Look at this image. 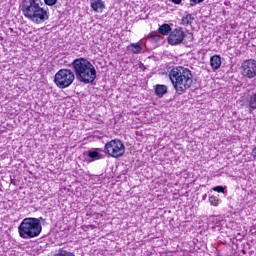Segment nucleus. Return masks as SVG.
<instances>
[{
    "instance_id": "1",
    "label": "nucleus",
    "mask_w": 256,
    "mask_h": 256,
    "mask_svg": "<svg viewBox=\"0 0 256 256\" xmlns=\"http://www.w3.org/2000/svg\"><path fill=\"white\" fill-rule=\"evenodd\" d=\"M20 9L22 15L36 25H41L49 19V8H44L41 0H22Z\"/></svg>"
},
{
    "instance_id": "2",
    "label": "nucleus",
    "mask_w": 256,
    "mask_h": 256,
    "mask_svg": "<svg viewBox=\"0 0 256 256\" xmlns=\"http://www.w3.org/2000/svg\"><path fill=\"white\" fill-rule=\"evenodd\" d=\"M72 68L76 75L77 81L89 85L97 79V70L95 66L85 58H76L72 62Z\"/></svg>"
},
{
    "instance_id": "3",
    "label": "nucleus",
    "mask_w": 256,
    "mask_h": 256,
    "mask_svg": "<svg viewBox=\"0 0 256 256\" xmlns=\"http://www.w3.org/2000/svg\"><path fill=\"white\" fill-rule=\"evenodd\" d=\"M169 79L176 93H185L193 85V74L189 68L178 66L169 72Z\"/></svg>"
},
{
    "instance_id": "4",
    "label": "nucleus",
    "mask_w": 256,
    "mask_h": 256,
    "mask_svg": "<svg viewBox=\"0 0 256 256\" xmlns=\"http://www.w3.org/2000/svg\"><path fill=\"white\" fill-rule=\"evenodd\" d=\"M43 231V226L37 218H24L18 227L19 236L22 239H35Z\"/></svg>"
},
{
    "instance_id": "5",
    "label": "nucleus",
    "mask_w": 256,
    "mask_h": 256,
    "mask_svg": "<svg viewBox=\"0 0 256 256\" xmlns=\"http://www.w3.org/2000/svg\"><path fill=\"white\" fill-rule=\"evenodd\" d=\"M54 81L59 89H67L75 81V74L69 69H61L55 74Z\"/></svg>"
},
{
    "instance_id": "6",
    "label": "nucleus",
    "mask_w": 256,
    "mask_h": 256,
    "mask_svg": "<svg viewBox=\"0 0 256 256\" xmlns=\"http://www.w3.org/2000/svg\"><path fill=\"white\" fill-rule=\"evenodd\" d=\"M104 153L110 155V157L119 159V157L125 155V144L119 139L111 140L105 144Z\"/></svg>"
},
{
    "instance_id": "7",
    "label": "nucleus",
    "mask_w": 256,
    "mask_h": 256,
    "mask_svg": "<svg viewBox=\"0 0 256 256\" xmlns=\"http://www.w3.org/2000/svg\"><path fill=\"white\" fill-rule=\"evenodd\" d=\"M243 77L246 79H255L256 77V60L248 59L241 64Z\"/></svg>"
},
{
    "instance_id": "8",
    "label": "nucleus",
    "mask_w": 256,
    "mask_h": 256,
    "mask_svg": "<svg viewBox=\"0 0 256 256\" xmlns=\"http://www.w3.org/2000/svg\"><path fill=\"white\" fill-rule=\"evenodd\" d=\"M183 39H185V31H183L182 27H177L170 32L168 36V43L170 45H181V43H183Z\"/></svg>"
},
{
    "instance_id": "9",
    "label": "nucleus",
    "mask_w": 256,
    "mask_h": 256,
    "mask_svg": "<svg viewBox=\"0 0 256 256\" xmlns=\"http://www.w3.org/2000/svg\"><path fill=\"white\" fill-rule=\"evenodd\" d=\"M159 33L160 35H169L171 34V26L169 24H163L158 28V32H152L150 33V36L154 39H159Z\"/></svg>"
},
{
    "instance_id": "10",
    "label": "nucleus",
    "mask_w": 256,
    "mask_h": 256,
    "mask_svg": "<svg viewBox=\"0 0 256 256\" xmlns=\"http://www.w3.org/2000/svg\"><path fill=\"white\" fill-rule=\"evenodd\" d=\"M90 7L94 13H101L105 9V2L103 0H91Z\"/></svg>"
},
{
    "instance_id": "11",
    "label": "nucleus",
    "mask_w": 256,
    "mask_h": 256,
    "mask_svg": "<svg viewBox=\"0 0 256 256\" xmlns=\"http://www.w3.org/2000/svg\"><path fill=\"white\" fill-rule=\"evenodd\" d=\"M194 21L195 16L193 14L186 13L184 16H182L181 25H183L184 27H191Z\"/></svg>"
},
{
    "instance_id": "12",
    "label": "nucleus",
    "mask_w": 256,
    "mask_h": 256,
    "mask_svg": "<svg viewBox=\"0 0 256 256\" xmlns=\"http://www.w3.org/2000/svg\"><path fill=\"white\" fill-rule=\"evenodd\" d=\"M210 66L214 71L221 67V56L214 55L210 58Z\"/></svg>"
},
{
    "instance_id": "13",
    "label": "nucleus",
    "mask_w": 256,
    "mask_h": 256,
    "mask_svg": "<svg viewBox=\"0 0 256 256\" xmlns=\"http://www.w3.org/2000/svg\"><path fill=\"white\" fill-rule=\"evenodd\" d=\"M168 87L163 84H158L155 86V95L159 98L164 97V95H167Z\"/></svg>"
},
{
    "instance_id": "14",
    "label": "nucleus",
    "mask_w": 256,
    "mask_h": 256,
    "mask_svg": "<svg viewBox=\"0 0 256 256\" xmlns=\"http://www.w3.org/2000/svg\"><path fill=\"white\" fill-rule=\"evenodd\" d=\"M127 51H131V53L137 55L143 51V48L141 47L140 43H131L127 46Z\"/></svg>"
},
{
    "instance_id": "15",
    "label": "nucleus",
    "mask_w": 256,
    "mask_h": 256,
    "mask_svg": "<svg viewBox=\"0 0 256 256\" xmlns=\"http://www.w3.org/2000/svg\"><path fill=\"white\" fill-rule=\"evenodd\" d=\"M248 109L249 113H253L256 109V92L248 97Z\"/></svg>"
},
{
    "instance_id": "16",
    "label": "nucleus",
    "mask_w": 256,
    "mask_h": 256,
    "mask_svg": "<svg viewBox=\"0 0 256 256\" xmlns=\"http://www.w3.org/2000/svg\"><path fill=\"white\" fill-rule=\"evenodd\" d=\"M99 151H101V149H92L88 152V157L91 158V161H97L103 157Z\"/></svg>"
},
{
    "instance_id": "17",
    "label": "nucleus",
    "mask_w": 256,
    "mask_h": 256,
    "mask_svg": "<svg viewBox=\"0 0 256 256\" xmlns=\"http://www.w3.org/2000/svg\"><path fill=\"white\" fill-rule=\"evenodd\" d=\"M209 202L213 207H219V204L221 203V199L217 196H210Z\"/></svg>"
},
{
    "instance_id": "18",
    "label": "nucleus",
    "mask_w": 256,
    "mask_h": 256,
    "mask_svg": "<svg viewBox=\"0 0 256 256\" xmlns=\"http://www.w3.org/2000/svg\"><path fill=\"white\" fill-rule=\"evenodd\" d=\"M214 226L212 229H217V227H221V220H219V217L214 216L213 217Z\"/></svg>"
},
{
    "instance_id": "19",
    "label": "nucleus",
    "mask_w": 256,
    "mask_h": 256,
    "mask_svg": "<svg viewBox=\"0 0 256 256\" xmlns=\"http://www.w3.org/2000/svg\"><path fill=\"white\" fill-rule=\"evenodd\" d=\"M212 191H216V193H225V188L223 186H216L212 188Z\"/></svg>"
},
{
    "instance_id": "20",
    "label": "nucleus",
    "mask_w": 256,
    "mask_h": 256,
    "mask_svg": "<svg viewBox=\"0 0 256 256\" xmlns=\"http://www.w3.org/2000/svg\"><path fill=\"white\" fill-rule=\"evenodd\" d=\"M45 5L48 7H53V5H57V0H44Z\"/></svg>"
},
{
    "instance_id": "21",
    "label": "nucleus",
    "mask_w": 256,
    "mask_h": 256,
    "mask_svg": "<svg viewBox=\"0 0 256 256\" xmlns=\"http://www.w3.org/2000/svg\"><path fill=\"white\" fill-rule=\"evenodd\" d=\"M205 0H190L191 7H195V5H199L203 3Z\"/></svg>"
},
{
    "instance_id": "22",
    "label": "nucleus",
    "mask_w": 256,
    "mask_h": 256,
    "mask_svg": "<svg viewBox=\"0 0 256 256\" xmlns=\"http://www.w3.org/2000/svg\"><path fill=\"white\" fill-rule=\"evenodd\" d=\"M182 0H172V3H175V5H179Z\"/></svg>"
},
{
    "instance_id": "23",
    "label": "nucleus",
    "mask_w": 256,
    "mask_h": 256,
    "mask_svg": "<svg viewBox=\"0 0 256 256\" xmlns=\"http://www.w3.org/2000/svg\"><path fill=\"white\" fill-rule=\"evenodd\" d=\"M36 219L39 220V223H40V225H41V221H43V217H39V218H36Z\"/></svg>"
}]
</instances>
